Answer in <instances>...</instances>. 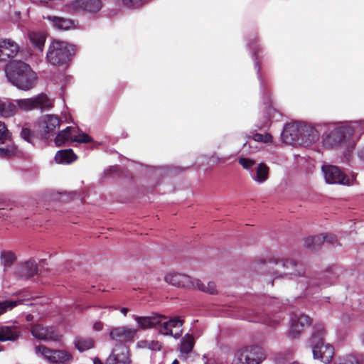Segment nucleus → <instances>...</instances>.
<instances>
[{
  "mask_svg": "<svg viewBox=\"0 0 364 364\" xmlns=\"http://www.w3.org/2000/svg\"><path fill=\"white\" fill-rule=\"evenodd\" d=\"M8 80L22 90L32 89L36 82L37 76L31 67L22 61H12L5 68Z\"/></svg>",
  "mask_w": 364,
  "mask_h": 364,
  "instance_id": "f257e3e1",
  "label": "nucleus"
},
{
  "mask_svg": "<svg viewBox=\"0 0 364 364\" xmlns=\"http://www.w3.org/2000/svg\"><path fill=\"white\" fill-rule=\"evenodd\" d=\"M75 51V48L73 45L63 41H54L49 46L46 58L53 65H62L68 62Z\"/></svg>",
  "mask_w": 364,
  "mask_h": 364,
  "instance_id": "f03ea898",
  "label": "nucleus"
},
{
  "mask_svg": "<svg viewBox=\"0 0 364 364\" xmlns=\"http://www.w3.org/2000/svg\"><path fill=\"white\" fill-rule=\"evenodd\" d=\"M324 331L323 328H318L309 341L312 348L313 356L315 359H320L323 363H328L333 358L334 350L330 344H326L323 341Z\"/></svg>",
  "mask_w": 364,
  "mask_h": 364,
  "instance_id": "7ed1b4c3",
  "label": "nucleus"
},
{
  "mask_svg": "<svg viewBox=\"0 0 364 364\" xmlns=\"http://www.w3.org/2000/svg\"><path fill=\"white\" fill-rule=\"evenodd\" d=\"M328 129L330 132L323 139V144L329 147L345 142L354 133V128L351 126L336 127L331 124L328 127Z\"/></svg>",
  "mask_w": 364,
  "mask_h": 364,
  "instance_id": "20e7f679",
  "label": "nucleus"
},
{
  "mask_svg": "<svg viewBox=\"0 0 364 364\" xmlns=\"http://www.w3.org/2000/svg\"><path fill=\"white\" fill-rule=\"evenodd\" d=\"M264 358L262 348L245 347L235 353L232 364H259Z\"/></svg>",
  "mask_w": 364,
  "mask_h": 364,
  "instance_id": "39448f33",
  "label": "nucleus"
},
{
  "mask_svg": "<svg viewBox=\"0 0 364 364\" xmlns=\"http://www.w3.org/2000/svg\"><path fill=\"white\" fill-rule=\"evenodd\" d=\"M17 110L25 111L33 109H48L53 107L51 100L45 94H39L33 97L16 100Z\"/></svg>",
  "mask_w": 364,
  "mask_h": 364,
  "instance_id": "423d86ee",
  "label": "nucleus"
},
{
  "mask_svg": "<svg viewBox=\"0 0 364 364\" xmlns=\"http://www.w3.org/2000/svg\"><path fill=\"white\" fill-rule=\"evenodd\" d=\"M48 362L55 364H70L73 357L70 353L65 350H52L43 346L36 348Z\"/></svg>",
  "mask_w": 364,
  "mask_h": 364,
  "instance_id": "0eeeda50",
  "label": "nucleus"
},
{
  "mask_svg": "<svg viewBox=\"0 0 364 364\" xmlns=\"http://www.w3.org/2000/svg\"><path fill=\"white\" fill-rule=\"evenodd\" d=\"M138 329L129 326H119L110 329L109 336L112 341L116 344H124L134 341L136 336Z\"/></svg>",
  "mask_w": 364,
  "mask_h": 364,
  "instance_id": "6e6552de",
  "label": "nucleus"
},
{
  "mask_svg": "<svg viewBox=\"0 0 364 364\" xmlns=\"http://www.w3.org/2000/svg\"><path fill=\"white\" fill-rule=\"evenodd\" d=\"M183 321L180 317L171 318L169 320L161 316V322L159 326V333L164 336H171L178 338L182 333L181 327Z\"/></svg>",
  "mask_w": 364,
  "mask_h": 364,
  "instance_id": "1a4fd4ad",
  "label": "nucleus"
},
{
  "mask_svg": "<svg viewBox=\"0 0 364 364\" xmlns=\"http://www.w3.org/2000/svg\"><path fill=\"white\" fill-rule=\"evenodd\" d=\"M322 171L324 174L326 183L330 184H352L353 178H349L337 166L331 165H323Z\"/></svg>",
  "mask_w": 364,
  "mask_h": 364,
  "instance_id": "9d476101",
  "label": "nucleus"
},
{
  "mask_svg": "<svg viewBox=\"0 0 364 364\" xmlns=\"http://www.w3.org/2000/svg\"><path fill=\"white\" fill-rule=\"evenodd\" d=\"M196 278L186 274L168 272L164 275V281L175 287L193 289Z\"/></svg>",
  "mask_w": 364,
  "mask_h": 364,
  "instance_id": "9b49d317",
  "label": "nucleus"
},
{
  "mask_svg": "<svg viewBox=\"0 0 364 364\" xmlns=\"http://www.w3.org/2000/svg\"><path fill=\"white\" fill-rule=\"evenodd\" d=\"M106 364H132L129 348L124 344H115Z\"/></svg>",
  "mask_w": 364,
  "mask_h": 364,
  "instance_id": "f8f14e48",
  "label": "nucleus"
},
{
  "mask_svg": "<svg viewBox=\"0 0 364 364\" xmlns=\"http://www.w3.org/2000/svg\"><path fill=\"white\" fill-rule=\"evenodd\" d=\"M68 6L71 11L96 14L101 10L102 4L101 0H73Z\"/></svg>",
  "mask_w": 364,
  "mask_h": 364,
  "instance_id": "ddd939ff",
  "label": "nucleus"
},
{
  "mask_svg": "<svg viewBox=\"0 0 364 364\" xmlns=\"http://www.w3.org/2000/svg\"><path fill=\"white\" fill-rule=\"evenodd\" d=\"M311 323L310 318L305 314H294L291 316L290 326L289 329V336L294 338L299 336L304 328L308 326Z\"/></svg>",
  "mask_w": 364,
  "mask_h": 364,
  "instance_id": "4468645a",
  "label": "nucleus"
},
{
  "mask_svg": "<svg viewBox=\"0 0 364 364\" xmlns=\"http://www.w3.org/2000/svg\"><path fill=\"white\" fill-rule=\"evenodd\" d=\"M19 51V46L9 38L0 40V61H6L16 55Z\"/></svg>",
  "mask_w": 364,
  "mask_h": 364,
  "instance_id": "2eb2a0df",
  "label": "nucleus"
},
{
  "mask_svg": "<svg viewBox=\"0 0 364 364\" xmlns=\"http://www.w3.org/2000/svg\"><path fill=\"white\" fill-rule=\"evenodd\" d=\"M32 335L37 339L45 341H57L58 334L51 327L34 325L31 328Z\"/></svg>",
  "mask_w": 364,
  "mask_h": 364,
  "instance_id": "dca6fc26",
  "label": "nucleus"
},
{
  "mask_svg": "<svg viewBox=\"0 0 364 364\" xmlns=\"http://www.w3.org/2000/svg\"><path fill=\"white\" fill-rule=\"evenodd\" d=\"M279 267H282L283 271L278 269L281 272V274L283 277L293 279L297 276H299L301 274L302 269L301 267H298V265L291 259H284L282 261L280 264H277Z\"/></svg>",
  "mask_w": 364,
  "mask_h": 364,
  "instance_id": "f3484780",
  "label": "nucleus"
},
{
  "mask_svg": "<svg viewBox=\"0 0 364 364\" xmlns=\"http://www.w3.org/2000/svg\"><path fill=\"white\" fill-rule=\"evenodd\" d=\"M60 120L58 116L53 114H46L40 119V127L46 134L53 133L56 129L59 128Z\"/></svg>",
  "mask_w": 364,
  "mask_h": 364,
  "instance_id": "a211bd4d",
  "label": "nucleus"
},
{
  "mask_svg": "<svg viewBox=\"0 0 364 364\" xmlns=\"http://www.w3.org/2000/svg\"><path fill=\"white\" fill-rule=\"evenodd\" d=\"M133 318L136 321L139 328L145 330L147 328H157L159 330V326L161 322V316L154 315L151 316H132Z\"/></svg>",
  "mask_w": 364,
  "mask_h": 364,
  "instance_id": "6ab92c4d",
  "label": "nucleus"
},
{
  "mask_svg": "<svg viewBox=\"0 0 364 364\" xmlns=\"http://www.w3.org/2000/svg\"><path fill=\"white\" fill-rule=\"evenodd\" d=\"M269 167L264 163H259L254 171H250L251 178L259 184L264 183L269 178Z\"/></svg>",
  "mask_w": 364,
  "mask_h": 364,
  "instance_id": "aec40b11",
  "label": "nucleus"
},
{
  "mask_svg": "<svg viewBox=\"0 0 364 364\" xmlns=\"http://www.w3.org/2000/svg\"><path fill=\"white\" fill-rule=\"evenodd\" d=\"M43 18L49 21L53 27L59 30L67 31L76 27L75 21L70 18L55 16H47Z\"/></svg>",
  "mask_w": 364,
  "mask_h": 364,
  "instance_id": "412c9836",
  "label": "nucleus"
},
{
  "mask_svg": "<svg viewBox=\"0 0 364 364\" xmlns=\"http://www.w3.org/2000/svg\"><path fill=\"white\" fill-rule=\"evenodd\" d=\"M37 273V264L33 261H28L18 265L16 274L21 278H30Z\"/></svg>",
  "mask_w": 364,
  "mask_h": 364,
  "instance_id": "4be33fe9",
  "label": "nucleus"
},
{
  "mask_svg": "<svg viewBox=\"0 0 364 364\" xmlns=\"http://www.w3.org/2000/svg\"><path fill=\"white\" fill-rule=\"evenodd\" d=\"M301 141L305 146H309L319 139V132L311 127H305L300 131Z\"/></svg>",
  "mask_w": 364,
  "mask_h": 364,
  "instance_id": "5701e85b",
  "label": "nucleus"
},
{
  "mask_svg": "<svg viewBox=\"0 0 364 364\" xmlns=\"http://www.w3.org/2000/svg\"><path fill=\"white\" fill-rule=\"evenodd\" d=\"M20 336L18 329L13 326H0V341H16Z\"/></svg>",
  "mask_w": 364,
  "mask_h": 364,
  "instance_id": "b1692460",
  "label": "nucleus"
},
{
  "mask_svg": "<svg viewBox=\"0 0 364 364\" xmlns=\"http://www.w3.org/2000/svg\"><path fill=\"white\" fill-rule=\"evenodd\" d=\"M18 112L16 100L2 101L0 100V115L3 117H10Z\"/></svg>",
  "mask_w": 364,
  "mask_h": 364,
  "instance_id": "393cba45",
  "label": "nucleus"
},
{
  "mask_svg": "<svg viewBox=\"0 0 364 364\" xmlns=\"http://www.w3.org/2000/svg\"><path fill=\"white\" fill-rule=\"evenodd\" d=\"M77 132L75 127H68L58 133L55 139V144L58 146L64 145L70 139L72 141L73 134Z\"/></svg>",
  "mask_w": 364,
  "mask_h": 364,
  "instance_id": "a878e982",
  "label": "nucleus"
},
{
  "mask_svg": "<svg viewBox=\"0 0 364 364\" xmlns=\"http://www.w3.org/2000/svg\"><path fill=\"white\" fill-rule=\"evenodd\" d=\"M76 159L77 156L72 149L60 150L55 156V160L58 164H70Z\"/></svg>",
  "mask_w": 364,
  "mask_h": 364,
  "instance_id": "bb28decb",
  "label": "nucleus"
},
{
  "mask_svg": "<svg viewBox=\"0 0 364 364\" xmlns=\"http://www.w3.org/2000/svg\"><path fill=\"white\" fill-rule=\"evenodd\" d=\"M193 289H198L211 295H215L218 294V289L215 282H209L207 284H205L199 279L196 278L195 279Z\"/></svg>",
  "mask_w": 364,
  "mask_h": 364,
  "instance_id": "cd10ccee",
  "label": "nucleus"
},
{
  "mask_svg": "<svg viewBox=\"0 0 364 364\" xmlns=\"http://www.w3.org/2000/svg\"><path fill=\"white\" fill-rule=\"evenodd\" d=\"M336 240L333 235H316L313 237H307L305 240V245L308 247L314 248L316 246L319 245L321 242L327 241L328 242H333Z\"/></svg>",
  "mask_w": 364,
  "mask_h": 364,
  "instance_id": "c85d7f7f",
  "label": "nucleus"
},
{
  "mask_svg": "<svg viewBox=\"0 0 364 364\" xmlns=\"http://www.w3.org/2000/svg\"><path fill=\"white\" fill-rule=\"evenodd\" d=\"M94 340L89 337H77L75 339L74 344L76 348L80 351H85L94 347Z\"/></svg>",
  "mask_w": 364,
  "mask_h": 364,
  "instance_id": "c756f323",
  "label": "nucleus"
},
{
  "mask_svg": "<svg viewBox=\"0 0 364 364\" xmlns=\"http://www.w3.org/2000/svg\"><path fill=\"white\" fill-rule=\"evenodd\" d=\"M28 37L32 45L42 52L46 42L45 36L39 32H31Z\"/></svg>",
  "mask_w": 364,
  "mask_h": 364,
  "instance_id": "7c9ffc66",
  "label": "nucleus"
},
{
  "mask_svg": "<svg viewBox=\"0 0 364 364\" xmlns=\"http://www.w3.org/2000/svg\"><path fill=\"white\" fill-rule=\"evenodd\" d=\"M194 343L195 341L193 336L186 334L181 340L180 347L181 353L185 354L189 353L192 350Z\"/></svg>",
  "mask_w": 364,
  "mask_h": 364,
  "instance_id": "2f4dec72",
  "label": "nucleus"
},
{
  "mask_svg": "<svg viewBox=\"0 0 364 364\" xmlns=\"http://www.w3.org/2000/svg\"><path fill=\"white\" fill-rule=\"evenodd\" d=\"M1 262L4 268L10 267L16 261L15 254L9 250H3L1 252Z\"/></svg>",
  "mask_w": 364,
  "mask_h": 364,
  "instance_id": "473e14b6",
  "label": "nucleus"
},
{
  "mask_svg": "<svg viewBox=\"0 0 364 364\" xmlns=\"http://www.w3.org/2000/svg\"><path fill=\"white\" fill-rule=\"evenodd\" d=\"M238 163L250 173L251 171H254L253 167L256 165V161L254 159L245 157L239 158Z\"/></svg>",
  "mask_w": 364,
  "mask_h": 364,
  "instance_id": "72a5a7b5",
  "label": "nucleus"
},
{
  "mask_svg": "<svg viewBox=\"0 0 364 364\" xmlns=\"http://www.w3.org/2000/svg\"><path fill=\"white\" fill-rule=\"evenodd\" d=\"M73 134L72 141L78 143H87L92 141V138L85 133H81L79 134Z\"/></svg>",
  "mask_w": 364,
  "mask_h": 364,
  "instance_id": "f704fd0d",
  "label": "nucleus"
},
{
  "mask_svg": "<svg viewBox=\"0 0 364 364\" xmlns=\"http://www.w3.org/2000/svg\"><path fill=\"white\" fill-rule=\"evenodd\" d=\"M338 364H359L358 359L353 355L340 358Z\"/></svg>",
  "mask_w": 364,
  "mask_h": 364,
  "instance_id": "c9c22d12",
  "label": "nucleus"
},
{
  "mask_svg": "<svg viewBox=\"0 0 364 364\" xmlns=\"http://www.w3.org/2000/svg\"><path fill=\"white\" fill-rule=\"evenodd\" d=\"M18 301H4L0 302V315L4 313L7 309H11L17 305Z\"/></svg>",
  "mask_w": 364,
  "mask_h": 364,
  "instance_id": "e433bc0d",
  "label": "nucleus"
},
{
  "mask_svg": "<svg viewBox=\"0 0 364 364\" xmlns=\"http://www.w3.org/2000/svg\"><path fill=\"white\" fill-rule=\"evenodd\" d=\"M253 139L258 142L269 143L272 141V136L269 134H255L253 135Z\"/></svg>",
  "mask_w": 364,
  "mask_h": 364,
  "instance_id": "4c0bfd02",
  "label": "nucleus"
},
{
  "mask_svg": "<svg viewBox=\"0 0 364 364\" xmlns=\"http://www.w3.org/2000/svg\"><path fill=\"white\" fill-rule=\"evenodd\" d=\"M16 151V148L14 146L10 147H0V157L6 158L9 157Z\"/></svg>",
  "mask_w": 364,
  "mask_h": 364,
  "instance_id": "58836bf2",
  "label": "nucleus"
},
{
  "mask_svg": "<svg viewBox=\"0 0 364 364\" xmlns=\"http://www.w3.org/2000/svg\"><path fill=\"white\" fill-rule=\"evenodd\" d=\"M9 137V132L5 124L0 121V141L3 142Z\"/></svg>",
  "mask_w": 364,
  "mask_h": 364,
  "instance_id": "ea45409f",
  "label": "nucleus"
},
{
  "mask_svg": "<svg viewBox=\"0 0 364 364\" xmlns=\"http://www.w3.org/2000/svg\"><path fill=\"white\" fill-rule=\"evenodd\" d=\"M122 3L130 8H137L142 5V0H122Z\"/></svg>",
  "mask_w": 364,
  "mask_h": 364,
  "instance_id": "a19ab883",
  "label": "nucleus"
},
{
  "mask_svg": "<svg viewBox=\"0 0 364 364\" xmlns=\"http://www.w3.org/2000/svg\"><path fill=\"white\" fill-rule=\"evenodd\" d=\"M162 346L158 341H149L148 349L151 350H160Z\"/></svg>",
  "mask_w": 364,
  "mask_h": 364,
  "instance_id": "79ce46f5",
  "label": "nucleus"
},
{
  "mask_svg": "<svg viewBox=\"0 0 364 364\" xmlns=\"http://www.w3.org/2000/svg\"><path fill=\"white\" fill-rule=\"evenodd\" d=\"M31 136V132L28 129H22L21 132V136L26 140V141H28L29 140V137Z\"/></svg>",
  "mask_w": 364,
  "mask_h": 364,
  "instance_id": "37998d69",
  "label": "nucleus"
},
{
  "mask_svg": "<svg viewBox=\"0 0 364 364\" xmlns=\"http://www.w3.org/2000/svg\"><path fill=\"white\" fill-rule=\"evenodd\" d=\"M93 328L96 331H100L103 328V323L100 321L95 322L93 324Z\"/></svg>",
  "mask_w": 364,
  "mask_h": 364,
  "instance_id": "c03bdc74",
  "label": "nucleus"
},
{
  "mask_svg": "<svg viewBox=\"0 0 364 364\" xmlns=\"http://www.w3.org/2000/svg\"><path fill=\"white\" fill-rule=\"evenodd\" d=\"M149 341H141L137 343V347L141 348H148Z\"/></svg>",
  "mask_w": 364,
  "mask_h": 364,
  "instance_id": "a18cd8bd",
  "label": "nucleus"
},
{
  "mask_svg": "<svg viewBox=\"0 0 364 364\" xmlns=\"http://www.w3.org/2000/svg\"><path fill=\"white\" fill-rule=\"evenodd\" d=\"M120 311H121V312H122L124 316H126V315H127V313H128V311H129V309H128L127 308H122V309H120Z\"/></svg>",
  "mask_w": 364,
  "mask_h": 364,
  "instance_id": "49530a36",
  "label": "nucleus"
},
{
  "mask_svg": "<svg viewBox=\"0 0 364 364\" xmlns=\"http://www.w3.org/2000/svg\"><path fill=\"white\" fill-rule=\"evenodd\" d=\"M94 364H103V363L98 358H95L94 359Z\"/></svg>",
  "mask_w": 364,
  "mask_h": 364,
  "instance_id": "de8ad7c7",
  "label": "nucleus"
},
{
  "mask_svg": "<svg viewBox=\"0 0 364 364\" xmlns=\"http://www.w3.org/2000/svg\"><path fill=\"white\" fill-rule=\"evenodd\" d=\"M265 322L267 323V324L270 325V326L275 325L274 322H272V321H267Z\"/></svg>",
  "mask_w": 364,
  "mask_h": 364,
  "instance_id": "09e8293b",
  "label": "nucleus"
},
{
  "mask_svg": "<svg viewBox=\"0 0 364 364\" xmlns=\"http://www.w3.org/2000/svg\"><path fill=\"white\" fill-rule=\"evenodd\" d=\"M171 364H179V362L177 359H175Z\"/></svg>",
  "mask_w": 364,
  "mask_h": 364,
  "instance_id": "8fccbe9b",
  "label": "nucleus"
},
{
  "mask_svg": "<svg viewBox=\"0 0 364 364\" xmlns=\"http://www.w3.org/2000/svg\"><path fill=\"white\" fill-rule=\"evenodd\" d=\"M31 318H32V316H31V315H28V316H26V319H27V321H31Z\"/></svg>",
  "mask_w": 364,
  "mask_h": 364,
  "instance_id": "3c124183",
  "label": "nucleus"
},
{
  "mask_svg": "<svg viewBox=\"0 0 364 364\" xmlns=\"http://www.w3.org/2000/svg\"><path fill=\"white\" fill-rule=\"evenodd\" d=\"M287 133H288V130H287V129H285V130L284 131V133H283L284 136H287Z\"/></svg>",
  "mask_w": 364,
  "mask_h": 364,
  "instance_id": "603ef678",
  "label": "nucleus"
},
{
  "mask_svg": "<svg viewBox=\"0 0 364 364\" xmlns=\"http://www.w3.org/2000/svg\"><path fill=\"white\" fill-rule=\"evenodd\" d=\"M306 281V279L305 278H302V282H305Z\"/></svg>",
  "mask_w": 364,
  "mask_h": 364,
  "instance_id": "864d4df0",
  "label": "nucleus"
},
{
  "mask_svg": "<svg viewBox=\"0 0 364 364\" xmlns=\"http://www.w3.org/2000/svg\"><path fill=\"white\" fill-rule=\"evenodd\" d=\"M2 350V346L0 345V351Z\"/></svg>",
  "mask_w": 364,
  "mask_h": 364,
  "instance_id": "5fc2aeb1",
  "label": "nucleus"
}]
</instances>
